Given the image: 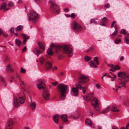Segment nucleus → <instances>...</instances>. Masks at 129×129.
<instances>
[{"mask_svg":"<svg viewBox=\"0 0 129 129\" xmlns=\"http://www.w3.org/2000/svg\"><path fill=\"white\" fill-rule=\"evenodd\" d=\"M14 31V29L13 28H11L10 30V32L11 33H13Z\"/></svg>","mask_w":129,"mask_h":129,"instance_id":"nucleus-52","label":"nucleus"},{"mask_svg":"<svg viewBox=\"0 0 129 129\" xmlns=\"http://www.w3.org/2000/svg\"><path fill=\"white\" fill-rule=\"evenodd\" d=\"M50 47L52 48H55V52L57 54L62 51L64 53H67L69 57L73 54L72 49L67 45L59 46L53 43L50 45Z\"/></svg>","mask_w":129,"mask_h":129,"instance_id":"nucleus-1","label":"nucleus"},{"mask_svg":"<svg viewBox=\"0 0 129 129\" xmlns=\"http://www.w3.org/2000/svg\"><path fill=\"white\" fill-rule=\"evenodd\" d=\"M0 80L3 83V84L4 86H5L6 85V84L4 78L3 77H0Z\"/></svg>","mask_w":129,"mask_h":129,"instance_id":"nucleus-37","label":"nucleus"},{"mask_svg":"<svg viewBox=\"0 0 129 129\" xmlns=\"http://www.w3.org/2000/svg\"><path fill=\"white\" fill-rule=\"evenodd\" d=\"M37 87L39 89L41 88L44 89L45 87V85L44 83L42 82L38 85Z\"/></svg>","mask_w":129,"mask_h":129,"instance_id":"nucleus-19","label":"nucleus"},{"mask_svg":"<svg viewBox=\"0 0 129 129\" xmlns=\"http://www.w3.org/2000/svg\"><path fill=\"white\" fill-rule=\"evenodd\" d=\"M93 95V93H89L86 96V97L84 96V99L87 101H90Z\"/></svg>","mask_w":129,"mask_h":129,"instance_id":"nucleus-10","label":"nucleus"},{"mask_svg":"<svg viewBox=\"0 0 129 129\" xmlns=\"http://www.w3.org/2000/svg\"><path fill=\"white\" fill-rule=\"evenodd\" d=\"M124 59V57L123 56H121L120 58V61H123Z\"/></svg>","mask_w":129,"mask_h":129,"instance_id":"nucleus-53","label":"nucleus"},{"mask_svg":"<svg viewBox=\"0 0 129 129\" xmlns=\"http://www.w3.org/2000/svg\"><path fill=\"white\" fill-rule=\"evenodd\" d=\"M7 125L6 126H8V127H10L11 125L10 124V123H7Z\"/></svg>","mask_w":129,"mask_h":129,"instance_id":"nucleus-60","label":"nucleus"},{"mask_svg":"<svg viewBox=\"0 0 129 129\" xmlns=\"http://www.w3.org/2000/svg\"><path fill=\"white\" fill-rule=\"evenodd\" d=\"M7 123H10L12 125L14 124L13 121L11 119H9L7 121Z\"/></svg>","mask_w":129,"mask_h":129,"instance_id":"nucleus-38","label":"nucleus"},{"mask_svg":"<svg viewBox=\"0 0 129 129\" xmlns=\"http://www.w3.org/2000/svg\"><path fill=\"white\" fill-rule=\"evenodd\" d=\"M114 42L116 44H118L121 42V40L120 39L116 38L114 40Z\"/></svg>","mask_w":129,"mask_h":129,"instance_id":"nucleus-36","label":"nucleus"},{"mask_svg":"<svg viewBox=\"0 0 129 129\" xmlns=\"http://www.w3.org/2000/svg\"><path fill=\"white\" fill-rule=\"evenodd\" d=\"M111 110L112 111L116 112H118L119 111V110L117 109L115 106L113 107L112 108Z\"/></svg>","mask_w":129,"mask_h":129,"instance_id":"nucleus-33","label":"nucleus"},{"mask_svg":"<svg viewBox=\"0 0 129 129\" xmlns=\"http://www.w3.org/2000/svg\"><path fill=\"white\" fill-rule=\"evenodd\" d=\"M110 108L109 107H108L106 108L102 112L100 113V114H104L107 113L109 111V109H110Z\"/></svg>","mask_w":129,"mask_h":129,"instance_id":"nucleus-27","label":"nucleus"},{"mask_svg":"<svg viewBox=\"0 0 129 129\" xmlns=\"http://www.w3.org/2000/svg\"><path fill=\"white\" fill-rule=\"evenodd\" d=\"M77 87L76 88L73 87L72 89V91L73 92L72 95L74 96H76L78 95V88H80V89L82 90V92L83 94L85 93L86 90L87 89V87H84L81 86V85L78 84L76 85Z\"/></svg>","mask_w":129,"mask_h":129,"instance_id":"nucleus-3","label":"nucleus"},{"mask_svg":"<svg viewBox=\"0 0 129 129\" xmlns=\"http://www.w3.org/2000/svg\"><path fill=\"white\" fill-rule=\"evenodd\" d=\"M48 54L49 55H51L53 53L52 49L50 48L48 49L47 51Z\"/></svg>","mask_w":129,"mask_h":129,"instance_id":"nucleus-30","label":"nucleus"},{"mask_svg":"<svg viewBox=\"0 0 129 129\" xmlns=\"http://www.w3.org/2000/svg\"><path fill=\"white\" fill-rule=\"evenodd\" d=\"M91 58L88 56H86L84 58L85 60L86 61H88L91 59Z\"/></svg>","mask_w":129,"mask_h":129,"instance_id":"nucleus-42","label":"nucleus"},{"mask_svg":"<svg viewBox=\"0 0 129 129\" xmlns=\"http://www.w3.org/2000/svg\"><path fill=\"white\" fill-rule=\"evenodd\" d=\"M23 29V26L21 25L18 26L16 28V30L17 31H21Z\"/></svg>","mask_w":129,"mask_h":129,"instance_id":"nucleus-31","label":"nucleus"},{"mask_svg":"<svg viewBox=\"0 0 129 129\" xmlns=\"http://www.w3.org/2000/svg\"><path fill=\"white\" fill-rule=\"evenodd\" d=\"M15 42L16 44L19 47L20 46L21 42L19 40L16 39L15 40Z\"/></svg>","mask_w":129,"mask_h":129,"instance_id":"nucleus-32","label":"nucleus"},{"mask_svg":"<svg viewBox=\"0 0 129 129\" xmlns=\"http://www.w3.org/2000/svg\"><path fill=\"white\" fill-rule=\"evenodd\" d=\"M89 49L90 51H91L93 50L94 48L92 47H91L89 48Z\"/></svg>","mask_w":129,"mask_h":129,"instance_id":"nucleus-58","label":"nucleus"},{"mask_svg":"<svg viewBox=\"0 0 129 129\" xmlns=\"http://www.w3.org/2000/svg\"><path fill=\"white\" fill-rule=\"evenodd\" d=\"M78 80L79 83L84 84L87 82L89 80L88 77L84 75H81L78 78Z\"/></svg>","mask_w":129,"mask_h":129,"instance_id":"nucleus-5","label":"nucleus"},{"mask_svg":"<svg viewBox=\"0 0 129 129\" xmlns=\"http://www.w3.org/2000/svg\"><path fill=\"white\" fill-rule=\"evenodd\" d=\"M14 6V4L13 3H10L8 4V6H9L13 7Z\"/></svg>","mask_w":129,"mask_h":129,"instance_id":"nucleus-50","label":"nucleus"},{"mask_svg":"<svg viewBox=\"0 0 129 129\" xmlns=\"http://www.w3.org/2000/svg\"><path fill=\"white\" fill-rule=\"evenodd\" d=\"M96 22L95 21V20L94 19H91L89 22V23L91 24L93 23H95Z\"/></svg>","mask_w":129,"mask_h":129,"instance_id":"nucleus-47","label":"nucleus"},{"mask_svg":"<svg viewBox=\"0 0 129 129\" xmlns=\"http://www.w3.org/2000/svg\"><path fill=\"white\" fill-rule=\"evenodd\" d=\"M58 83L57 82H55L54 83H52V84H53L54 86H56V85Z\"/></svg>","mask_w":129,"mask_h":129,"instance_id":"nucleus-51","label":"nucleus"},{"mask_svg":"<svg viewBox=\"0 0 129 129\" xmlns=\"http://www.w3.org/2000/svg\"><path fill=\"white\" fill-rule=\"evenodd\" d=\"M65 16H66L67 17H70V15L68 14H66Z\"/></svg>","mask_w":129,"mask_h":129,"instance_id":"nucleus-62","label":"nucleus"},{"mask_svg":"<svg viewBox=\"0 0 129 129\" xmlns=\"http://www.w3.org/2000/svg\"><path fill=\"white\" fill-rule=\"evenodd\" d=\"M50 93L48 92V90L46 89L44 90L43 93V96L44 99L45 100H47L49 99Z\"/></svg>","mask_w":129,"mask_h":129,"instance_id":"nucleus-8","label":"nucleus"},{"mask_svg":"<svg viewBox=\"0 0 129 129\" xmlns=\"http://www.w3.org/2000/svg\"><path fill=\"white\" fill-rule=\"evenodd\" d=\"M116 23V21H113L112 23L111 27H113L114 26V24Z\"/></svg>","mask_w":129,"mask_h":129,"instance_id":"nucleus-48","label":"nucleus"},{"mask_svg":"<svg viewBox=\"0 0 129 129\" xmlns=\"http://www.w3.org/2000/svg\"><path fill=\"white\" fill-rule=\"evenodd\" d=\"M52 66V63L50 61H47L46 62L45 65V67L47 70L51 69Z\"/></svg>","mask_w":129,"mask_h":129,"instance_id":"nucleus-11","label":"nucleus"},{"mask_svg":"<svg viewBox=\"0 0 129 129\" xmlns=\"http://www.w3.org/2000/svg\"><path fill=\"white\" fill-rule=\"evenodd\" d=\"M75 16L76 15L74 13H72L70 15V17H71L72 18L74 19L75 18Z\"/></svg>","mask_w":129,"mask_h":129,"instance_id":"nucleus-46","label":"nucleus"},{"mask_svg":"<svg viewBox=\"0 0 129 129\" xmlns=\"http://www.w3.org/2000/svg\"><path fill=\"white\" fill-rule=\"evenodd\" d=\"M3 33V31L2 29L0 28V36Z\"/></svg>","mask_w":129,"mask_h":129,"instance_id":"nucleus-59","label":"nucleus"},{"mask_svg":"<svg viewBox=\"0 0 129 129\" xmlns=\"http://www.w3.org/2000/svg\"><path fill=\"white\" fill-rule=\"evenodd\" d=\"M72 25L73 30L75 32H79L83 29V28L76 21H73Z\"/></svg>","mask_w":129,"mask_h":129,"instance_id":"nucleus-4","label":"nucleus"},{"mask_svg":"<svg viewBox=\"0 0 129 129\" xmlns=\"http://www.w3.org/2000/svg\"><path fill=\"white\" fill-rule=\"evenodd\" d=\"M13 102L15 107H18L19 105L18 99L16 98H14Z\"/></svg>","mask_w":129,"mask_h":129,"instance_id":"nucleus-21","label":"nucleus"},{"mask_svg":"<svg viewBox=\"0 0 129 129\" xmlns=\"http://www.w3.org/2000/svg\"><path fill=\"white\" fill-rule=\"evenodd\" d=\"M22 35L23 37V39H24L23 41V45H24L26 43L27 40L29 39V37L24 34L22 33Z\"/></svg>","mask_w":129,"mask_h":129,"instance_id":"nucleus-12","label":"nucleus"},{"mask_svg":"<svg viewBox=\"0 0 129 129\" xmlns=\"http://www.w3.org/2000/svg\"><path fill=\"white\" fill-rule=\"evenodd\" d=\"M5 129H12V128H9L8 126H6L5 127Z\"/></svg>","mask_w":129,"mask_h":129,"instance_id":"nucleus-64","label":"nucleus"},{"mask_svg":"<svg viewBox=\"0 0 129 129\" xmlns=\"http://www.w3.org/2000/svg\"><path fill=\"white\" fill-rule=\"evenodd\" d=\"M39 16V15L37 13L35 12H31L28 17V19L29 21L32 20H35L37 19Z\"/></svg>","mask_w":129,"mask_h":129,"instance_id":"nucleus-6","label":"nucleus"},{"mask_svg":"<svg viewBox=\"0 0 129 129\" xmlns=\"http://www.w3.org/2000/svg\"><path fill=\"white\" fill-rule=\"evenodd\" d=\"M120 69V67L118 65H116L114 68H111L109 70L112 72H115L116 70H119Z\"/></svg>","mask_w":129,"mask_h":129,"instance_id":"nucleus-24","label":"nucleus"},{"mask_svg":"<svg viewBox=\"0 0 129 129\" xmlns=\"http://www.w3.org/2000/svg\"><path fill=\"white\" fill-rule=\"evenodd\" d=\"M110 5L109 4H106L105 5V8H109L110 7Z\"/></svg>","mask_w":129,"mask_h":129,"instance_id":"nucleus-49","label":"nucleus"},{"mask_svg":"<svg viewBox=\"0 0 129 129\" xmlns=\"http://www.w3.org/2000/svg\"><path fill=\"white\" fill-rule=\"evenodd\" d=\"M107 20V18L106 17H103L101 21L100 22V24L102 26H104L105 23L106 22Z\"/></svg>","mask_w":129,"mask_h":129,"instance_id":"nucleus-22","label":"nucleus"},{"mask_svg":"<svg viewBox=\"0 0 129 129\" xmlns=\"http://www.w3.org/2000/svg\"><path fill=\"white\" fill-rule=\"evenodd\" d=\"M94 60L96 62V64L97 65L99 64V62L98 60V58L97 57H95L94 58Z\"/></svg>","mask_w":129,"mask_h":129,"instance_id":"nucleus-43","label":"nucleus"},{"mask_svg":"<svg viewBox=\"0 0 129 129\" xmlns=\"http://www.w3.org/2000/svg\"><path fill=\"white\" fill-rule=\"evenodd\" d=\"M61 118L62 120L65 122L68 121L67 119V116L66 114H62L61 116Z\"/></svg>","mask_w":129,"mask_h":129,"instance_id":"nucleus-20","label":"nucleus"},{"mask_svg":"<svg viewBox=\"0 0 129 129\" xmlns=\"http://www.w3.org/2000/svg\"><path fill=\"white\" fill-rule=\"evenodd\" d=\"M17 77H18L19 80V81L21 82V84H22L23 85H24V83L23 82V81L21 80V78H20L19 76L17 74Z\"/></svg>","mask_w":129,"mask_h":129,"instance_id":"nucleus-44","label":"nucleus"},{"mask_svg":"<svg viewBox=\"0 0 129 129\" xmlns=\"http://www.w3.org/2000/svg\"><path fill=\"white\" fill-rule=\"evenodd\" d=\"M19 101V103L21 104H23L25 101V99L22 97H20L18 98Z\"/></svg>","mask_w":129,"mask_h":129,"instance_id":"nucleus-26","label":"nucleus"},{"mask_svg":"<svg viewBox=\"0 0 129 129\" xmlns=\"http://www.w3.org/2000/svg\"><path fill=\"white\" fill-rule=\"evenodd\" d=\"M50 3L51 4L50 7L51 9L54 10L58 8L59 7V6L55 4L54 2L51 1H50Z\"/></svg>","mask_w":129,"mask_h":129,"instance_id":"nucleus-9","label":"nucleus"},{"mask_svg":"<svg viewBox=\"0 0 129 129\" xmlns=\"http://www.w3.org/2000/svg\"><path fill=\"white\" fill-rule=\"evenodd\" d=\"M21 70L20 72L21 73H25L26 72V70L25 69L23 68L22 67L21 68Z\"/></svg>","mask_w":129,"mask_h":129,"instance_id":"nucleus-40","label":"nucleus"},{"mask_svg":"<svg viewBox=\"0 0 129 129\" xmlns=\"http://www.w3.org/2000/svg\"><path fill=\"white\" fill-rule=\"evenodd\" d=\"M30 107L32 110L34 111L36 107V104L34 102L31 103L30 104Z\"/></svg>","mask_w":129,"mask_h":129,"instance_id":"nucleus-23","label":"nucleus"},{"mask_svg":"<svg viewBox=\"0 0 129 129\" xmlns=\"http://www.w3.org/2000/svg\"><path fill=\"white\" fill-rule=\"evenodd\" d=\"M128 36H126L124 38V40L125 43L129 44V40L128 39Z\"/></svg>","mask_w":129,"mask_h":129,"instance_id":"nucleus-34","label":"nucleus"},{"mask_svg":"<svg viewBox=\"0 0 129 129\" xmlns=\"http://www.w3.org/2000/svg\"><path fill=\"white\" fill-rule=\"evenodd\" d=\"M69 10L68 8H66L64 10V11L65 12H68Z\"/></svg>","mask_w":129,"mask_h":129,"instance_id":"nucleus-63","label":"nucleus"},{"mask_svg":"<svg viewBox=\"0 0 129 129\" xmlns=\"http://www.w3.org/2000/svg\"><path fill=\"white\" fill-rule=\"evenodd\" d=\"M90 67L92 68L94 67L95 68H96L97 67V66L96 65L97 64L96 63L95 64L94 62L91 61H90Z\"/></svg>","mask_w":129,"mask_h":129,"instance_id":"nucleus-28","label":"nucleus"},{"mask_svg":"<svg viewBox=\"0 0 129 129\" xmlns=\"http://www.w3.org/2000/svg\"><path fill=\"white\" fill-rule=\"evenodd\" d=\"M26 46H25L22 50V52H23L26 51Z\"/></svg>","mask_w":129,"mask_h":129,"instance_id":"nucleus-56","label":"nucleus"},{"mask_svg":"<svg viewBox=\"0 0 129 129\" xmlns=\"http://www.w3.org/2000/svg\"><path fill=\"white\" fill-rule=\"evenodd\" d=\"M118 76L122 78V80L123 79L124 80L125 78H129V75L125 72H120L118 74Z\"/></svg>","mask_w":129,"mask_h":129,"instance_id":"nucleus-7","label":"nucleus"},{"mask_svg":"<svg viewBox=\"0 0 129 129\" xmlns=\"http://www.w3.org/2000/svg\"><path fill=\"white\" fill-rule=\"evenodd\" d=\"M7 66V71L8 72H12L14 71L13 69L12 68V67L10 64L8 65Z\"/></svg>","mask_w":129,"mask_h":129,"instance_id":"nucleus-25","label":"nucleus"},{"mask_svg":"<svg viewBox=\"0 0 129 129\" xmlns=\"http://www.w3.org/2000/svg\"><path fill=\"white\" fill-rule=\"evenodd\" d=\"M40 61L42 63H43L44 62V59L43 58H42V60H40Z\"/></svg>","mask_w":129,"mask_h":129,"instance_id":"nucleus-61","label":"nucleus"},{"mask_svg":"<svg viewBox=\"0 0 129 129\" xmlns=\"http://www.w3.org/2000/svg\"><path fill=\"white\" fill-rule=\"evenodd\" d=\"M109 73L111 74L113 76V77L114 78H116L117 77V76L116 75H114L111 72H110Z\"/></svg>","mask_w":129,"mask_h":129,"instance_id":"nucleus-55","label":"nucleus"},{"mask_svg":"<svg viewBox=\"0 0 129 129\" xmlns=\"http://www.w3.org/2000/svg\"><path fill=\"white\" fill-rule=\"evenodd\" d=\"M7 6V4L6 3H4L2 4L0 6V10H1L3 9H4Z\"/></svg>","mask_w":129,"mask_h":129,"instance_id":"nucleus-35","label":"nucleus"},{"mask_svg":"<svg viewBox=\"0 0 129 129\" xmlns=\"http://www.w3.org/2000/svg\"><path fill=\"white\" fill-rule=\"evenodd\" d=\"M3 36L4 37H7L8 35L6 33H4L3 34Z\"/></svg>","mask_w":129,"mask_h":129,"instance_id":"nucleus-54","label":"nucleus"},{"mask_svg":"<svg viewBox=\"0 0 129 129\" xmlns=\"http://www.w3.org/2000/svg\"><path fill=\"white\" fill-rule=\"evenodd\" d=\"M5 62H8L9 61V59L7 55H6L5 57Z\"/></svg>","mask_w":129,"mask_h":129,"instance_id":"nucleus-45","label":"nucleus"},{"mask_svg":"<svg viewBox=\"0 0 129 129\" xmlns=\"http://www.w3.org/2000/svg\"><path fill=\"white\" fill-rule=\"evenodd\" d=\"M89 49L90 51H91L93 50L94 48L92 47H91L89 48Z\"/></svg>","mask_w":129,"mask_h":129,"instance_id":"nucleus-57","label":"nucleus"},{"mask_svg":"<svg viewBox=\"0 0 129 129\" xmlns=\"http://www.w3.org/2000/svg\"><path fill=\"white\" fill-rule=\"evenodd\" d=\"M114 28L115 29V31L112 34H110L111 37L113 38H114L115 37L114 36L118 32L117 28V26L116 25H115Z\"/></svg>","mask_w":129,"mask_h":129,"instance_id":"nucleus-18","label":"nucleus"},{"mask_svg":"<svg viewBox=\"0 0 129 129\" xmlns=\"http://www.w3.org/2000/svg\"><path fill=\"white\" fill-rule=\"evenodd\" d=\"M59 118V116L58 114H56L53 116V119L55 123H58Z\"/></svg>","mask_w":129,"mask_h":129,"instance_id":"nucleus-16","label":"nucleus"},{"mask_svg":"<svg viewBox=\"0 0 129 129\" xmlns=\"http://www.w3.org/2000/svg\"><path fill=\"white\" fill-rule=\"evenodd\" d=\"M39 46V48L40 49L41 51L42 52L44 51L45 48V46L44 44L42 42H39L38 43Z\"/></svg>","mask_w":129,"mask_h":129,"instance_id":"nucleus-13","label":"nucleus"},{"mask_svg":"<svg viewBox=\"0 0 129 129\" xmlns=\"http://www.w3.org/2000/svg\"><path fill=\"white\" fill-rule=\"evenodd\" d=\"M94 107L95 111L98 112L100 111V108L99 105H97L95 107Z\"/></svg>","mask_w":129,"mask_h":129,"instance_id":"nucleus-39","label":"nucleus"},{"mask_svg":"<svg viewBox=\"0 0 129 129\" xmlns=\"http://www.w3.org/2000/svg\"><path fill=\"white\" fill-rule=\"evenodd\" d=\"M119 79L121 80V81L119 83V85H121L122 87H124L125 88H126L125 83L128 82V79H125L123 81V80H122L121 79Z\"/></svg>","mask_w":129,"mask_h":129,"instance_id":"nucleus-14","label":"nucleus"},{"mask_svg":"<svg viewBox=\"0 0 129 129\" xmlns=\"http://www.w3.org/2000/svg\"><path fill=\"white\" fill-rule=\"evenodd\" d=\"M42 52L41 50L38 49V48H35L33 50V52L36 54L37 56H38L39 54Z\"/></svg>","mask_w":129,"mask_h":129,"instance_id":"nucleus-17","label":"nucleus"},{"mask_svg":"<svg viewBox=\"0 0 129 129\" xmlns=\"http://www.w3.org/2000/svg\"><path fill=\"white\" fill-rule=\"evenodd\" d=\"M85 123L89 126H91L92 125V123L91 120L88 119H86L85 120Z\"/></svg>","mask_w":129,"mask_h":129,"instance_id":"nucleus-29","label":"nucleus"},{"mask_svg":"<svg viewBox=\"0 0 129 129\" xmlns=\"http://www.w3.org/2000/svg\"><path fill=\"white\" fill-rule=\"evenodd\" d=\"M120 34H126L125 30L124 29H122L120 32Z\"/></svg>","mask_w":129,"mask_h":129,"instance_id":"nucleus-41","label":"nucleus"},{"mask_svg":"<svg viewBox=\"0 0 129 129\" xmlns=\"http://www.w3.org/2000/svg\"><path fill=\"white\" fill-rule=\"evenodd\" d=\"M58 88L60 95V99L64 100L65 98L66 94L68 93L69 89L68 86L62 83L58 85Z\"/></svg>","mask_w":129,"mask_h":129,"instance_id":"nucleus-2","label":"nucleus"},{"mask_svg":"<svg viewBox=\"0 0 129 129\" xmlns=\"http://www.w3.org/2000/svg\"><path fill=\"white\" fill-rule=\"evenodd\" d=\"M92 105L93 107H95L97 105H99V103L98 100L96 99H94L91 102Z\"/></svg>","mask_w":129,"mask_h":129,"instance_id":"nucleus-15","label":"nucleus"}]
</instances>
